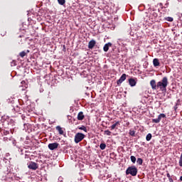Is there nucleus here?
<instances>
[{"label":"nucleus","instance_id":"nucleus-1","mask_svg":"<svg viewBox=\"0 0 182 182\" xmlns=\"http://www.w3.org/2000/svg\"><path fill=\"white\" fill-rule=\"evenodd\" d=\"M150 85L152 90H157L159 89L161 92H167V86H168V78L167 77H164L161 81H159L157 84L155 80H151L150 81Z\"/></svg>","mask_w":182,"mask_h":182},{"label":"nucleus","instance_id":"nucleus-2","mask_svg":"<svg viewBox=\"0 0 182 182\" xmlns=\"http://www.w3.org/2000/svg\"><path fill=\"white\" fill-rule=\"evenodd\" d=\"M126 174L127 176L130 174L132 177H136V176H137V168L134 166L128 167L126 170Z\"/></svg>","mask_w":182,"mask_h":182},{"label":"nucleus","instance_id":"nucleus-3","mask_svg":"<svg viewBox=\"0 0 182 182\" xmlns=\"http://www.w3.org/2000/svg\"><path fill=\"white\" fill-rule=\"evenodd\" d=\"M85 139V134L82 133H77L75 136V143H80L82 140Z\"/></svg>","mask_w":182,"mask_h":182},{"label":"nucleus","instance_id":"nucleus-4","mask_svg":"<svg viewBox=\"0 0 182 182\" xmlns=\"http://www.w3.org/2000/svg\"><path fill=\"white\" fill-rule=\"evenodd\" d=\"M28 167L30 168V170H37V168L39 167V165L33 161H31L28 165Z\"/></svg>","mask_w":182,"mask_h":182},{"label":"nucleus","instance_id":"nucleus-5","mask_svg":"<svg viewBox=\"0 0 182 182\" xmlns=\"http://www.w3.org/2000/svg\"><path fill=\"white\" fill-rule=\"evenodd\" d=\"M161 119H166L165 114H160L157 119H152V123H159L161 122Z\"/></svg>","mask_w":182,"mask_h":182},{"label":"nucleus","instance_id":"nucleus-6","mask_svg":"<svg viewBox=\"0 0 182 182\" xmlns=\"http://www.w3.org/2000/svg\"><path fill=\"white\" fill-rule=\"evenodd\" d=\"M126 79V74H122L120 78L117 81V86H120Z\"/></svg>","mask_w":182,"mask_h":182},{"label":"nucleus","instance_id":"nucleus-7","mask_svg":"<svg viewBox=\"0 0 182 182\" xmlns=\"http://www.w3.org/2000/svg\"><path fill=\"white\" fill-rule=\"evenodd\" d=\"M58 147H59V144H58L57 142L48 144V149L50 150H55L58 149Z\"/></svg>","mask_w":182,"mask_h":182},{"label":"nucleus","instance_id":"nucleus-8","mask_svg":"<svg viewBox=\"0 0 182 182\" xmlns=\"http://www.w3.org/2000/svg\"><path fill=\"white\" fill-rule=\"evenodd\" d=\"M21 85L20 86L21 90H26L28 88V84H26V81L23 80L21 81Z\"/></svg>","mask_w":182,"mask_h":182},{"label":"nucleus","instance_id":"nucleus-9","mask_svg":"<svg viewBox=\"0 0 182 182\" xmlns=\"http://www.w3.org/2000/svg\"><path fill=\"white\" fill-rule=\"evenodd\" d=\"M129 83L131 85V87H133L137 84V82L136 81V80H134V78H130L129 80Z\"/></svg>","mask_w":182,"mask_h":182},{"label":"nucleus","instance_id":"nucleus-10","mask_svg":"<svg viewBox=\"0 0 182 182\" xmlns=\"http://www.w3.org/2000/svg\"><path fill=\"white\" fill-rule=\"evenodd\" d=\"M55 129L58 131L59 134H63L65 133V129L60 127V126H57Z\"/></svg>","mask_w":182,"mask_h":182},{"label":"nucleus","instance_id":"nucleus-11","mask_svg":"<svg viewBox=\"0 0 182 182\" xmlns=\"http://www.w3.org/2000/svg\"><path fill=\"white\" fill-rule=\"evenodd\" d=\"M112 46V43H107L104 46L103 50L104 52H107L109 50V48Z\"/></svg>","mask_w":182,"mask_h":182},{"label":"nucleus","instance_id":"nucleus-12","mask_svg":"<svg viewBox=\"0 0 182 182\" xmlns=\"http://www.w3.org/2000/svg\"><path fill=\"white\" fill-rule=\"evenodd\" d=\"M153 65L155 68H157V66H160V61L159 60V58H154L153 60Z\"/></svg>","mask_w":182,"mask_h":182},{"label":"nucleus","instance_id":"nucleus-13","mask_svg":"<svg viewBox=\"0 0 182 182\" xmlns=\"http://www.w3.org/2000/svg\"><path fill=\"white\" fill-rule=\"evenodd\" d=\"M85 119V115L82 112H80L77 114V120H83Z\"/></svg>","mask_w":182,"mask_h":182},{"label":"nucleus","instance_id":"nucleus-14","mask_svg":"<svg viewBox=\"0 0 182 182\" xmlns=\"http://www.w3.org/2000/svg\"><path fill=\"white\" fill-rule=\"evenodd\" d=\"M117 126H120V122L117 121L114 124H112L110 127H111V130H114V129H116Z\"/></svg>","mask_w":182,"mask_h":182},{"label":"nucleus","instance_id":"nucleus-15","mask_svg":"<svg viewBox=\"0 0 182 182\" xmlns=\"http://www.w3.org/2000/svg\"><path fill=\"white\" fill-rule=\"evenodd\" d=\"M26 53H29V50H27V53L25 51H22L19 53V56H21V58H25V56H26Z\"/></svg>","mask_w":182,"mask_h":182},{"label":"nucleus","instance_id":"nucleus-16","mask_svg":"<svg viewBox=\"0 0 182 182\" xmlns=\"http://www.w3.org/2000/svg\"><path fill=\"white\" fill-rule=\"evenodd\" d=\"M152 135L151 134H148L146 136V141H150L151 140Z\"/></svg>","mask_w":182,"mask_h":182},{"label":"nucleus","instance_id":"nucleus-17","mask_svg":"<svg viewBox=\"0 0 182 182\" xmlns=\"http://www.w3.org/2000/svg\"><path fill=\"white\" fill-rule=\"evenodd\" d=\"M136 163L139 166H141V164H143V159L141 158H138L136 160Z\"/></svg>","mask_w":182,"mask_h":182},{"label":"nucleus","instance_id":"nucleus-18","mask_svg":"<svg viewBox=\"0 0 182 182\" xmlns=\"http://www.w3.org/2000/svg\"><path fill=\"white\" fill-rule=\"evenodd\" d=\"M129 134H130V136H132L133 137H134V136L136 135V132L134 130L130 129Z\"/></svg>","mask_w":182,"mask_h":182},{"label":"nucleus","instance_id":"nucleus-19","mask_svg":"<svg viewBox=\"0 0 182 182\" xmlns=\"http://www.w3.org/2000/svg\"><path fill=\"white\" fill-rule=\"evenodd\" d=\"M100 148L101 149V150H105V149H106V144L105 143L100 144Z\"/></svg>","mask_w":182,"mask_h":182},{"label":"nucleus","instance_id":"nucleus-20","mask_svg":"<svg viewBox=\"0 0 182 182\" xmlns=\"http://www.w3.org/2000/svg\"><path fill=\"white\" fill-rule=\"evenodd\" d=\"M58 2L60 5H65V4H66V0H58Z\"/></svg>","mask_w":182,"mask_h":182},{"label":"nucleus","instance_id":"nucleus-21","mask_svg":"<svg viewBox=\"0 0 182 182\" xmlns=\"http://www.w3.org/2000/svg\"><path fill=\"white\" fill-rule=\"evenodd\" d=\"M15 112H16L17 113H19V114H21V108H19L18 107H16V108H14Z\"/></svg>","mask_w":182,"mask_h":182},{"label":"nucleus","instance_id":"nucleus-22","mask_svg":"<svg viewBox=\"0 0 182 182\" xmlns=\"http://www.w3.org/2000/svg\"><path fill=\"white\" fill-rule=\"evenodd\" d=\"M131 161L134 164L136 163V156H131Z\"/></svg>","mask_w":182,"mask_h":182},{"label":"nucleus","instance_id":"nucleus-23","mask_svg":"<svg viewBox=\"0 0 182 182\" xmlns=\"http://www.w3.org/2000/svg\"><path fill=\"white\" fill-rule=\"evenodd\" d=\"M166 21H168V22H173V17H166Z\"/></svg>","mask_w":182,"mask_h":182},{"label":"nucleus","instance_id":"nucleus-24","mask_svg":"<svg viewBox=\"0 0 182 182\" xmlns=\"http://www.w3.org/2000/svg\"><path fill=\"white\" fill-rule=\"evenodd\" d=\"M105 134H107V136H111L112 132H110L109 130H106V131H105Z\"/></svg>","mask_w":182,"mask_h":182},{"label":"nucleus","instance_id":"nucleus-25","mask_svg":"<svg viewBox=\"0 0 182 182\" xmlns=\"http://www.w3.org/2000/svg\"><path fill=\"white\" fill-rule=\"evenodd\" d=\"M152 16H153L154 18H157V17L159 16V15L157 14V13H156V11H154V12L152 13Z\"/></svg>","mask_w":182,"mask_h":182},{"label":"nucleus","instance_id":"nucleus-26","mask_svg":"<svg viewBox=\"0 0 182 182\" xmlns=\"http://www.w3.org/2000/svg\"><path fill=\"white\" fill-rule=\"evenodd\" d=\"M95 45H96V41H95V40H92V49L95 48Z\"/></svg>","mask_w":182,"mask_h":182},{"label":"nucleus","instance_id":"nucleus-27","mask_svg":"<svg viewBox=\"0 0 182 182\" xmlns=\"http://www.w3.org/2000/svg\"><path fill=\"white\" fill-rule=\"evenodd\" d=\"M80 130H83L84 132H86L87 129L85 128V126H82L81 127H79Z\"/></svg>","mask_w":182,"mask_h":182},{"label":"nucleus","instance_id":"nucleus-28","mask_svg":"<svg viewBox=\"0 0 182 182\" xmlns=\"http://www.w3.org/2000/svg\"><path fill=\"white\" fill-rule=\"evenodd\" d=\"M88 48H89L90 49H92V41H90L89 42Z\"/></svg>","mask_w":182,"mask_h":182},{"label":"nucleus","instance_id":"nucleus-29","mask_svg":"<svg viewBox=\"0 0 182 182\" xmlns=\"http://www.w3.org/2000/svg\"><path fill=\"white\" fill-rule=\"evenodd\" d=\"M166 177H168V178H171V176H170V173H166Z\"/></svg>","mask_w":182,"mask_h":182},{"label":"nucleus","instance_id":"nucleus-30","mask_svg":"<svg viewBox=\"0 0 182 182\" xmlns=\"http://www.w3.org/2000/svg\"><path fill=\"white\" fill-rule=\"evenodd\" d=\"M168 180H169V182H174V181L173 180V178L171 177L169 178Z\"/></svg>","mask_w":182,"mask_h":182},{"label":"nucleus","instance_id":"nucleus-31","mask_svg":"<svg viewBox=\"0 0 182 182\" xmlns=\"http://www.w3.org/2000/svg\"><path fill=\"white\" fill-rule=\"evenodd\" d=\"M92 164H97V161H94L92 162Z\"/></svg>","mask_w":182,"mask_h":182},{"label":"nucleus","instance_id":"nucleus-32","mask_svg":"<svg viewBox=\"0 0 182 182\" xmlns=\"http://www.w3.org/2000/svg\"><path fill=\"white\" fill-rule=\"evenodd\" d=\"M180 181H182V176L179 178Z\"/></svg>","mask_w":182,"mask_h":182},{"label":"nucleus","instance_id":"nucleus-33","mask_svg":"<svg viewBox=\"0 0 182 182\" xmlns=\"http://www.w3.org/2000/svg\"><path fill=\"white\" fill-rule=\"evenodd\" d=\"M97 166H98V164H96V165H95V167H97Z\"/></svg>","mask_w":182,"mask_h":182},{"label":"nucleus","instance_id":"nucleus-34","mask_svg":"<svg viewBox=\"0 0 182 182\" xmlns=\"http://www.w3.org/2000/svg\"><path fill=\"white\" fill-rule=\"evenodd\" d=\"M23 119H25V118H23Z\"/></svg>","mask_w":182,"mask_h":182}]
</instances>
